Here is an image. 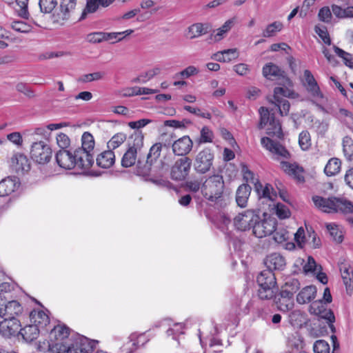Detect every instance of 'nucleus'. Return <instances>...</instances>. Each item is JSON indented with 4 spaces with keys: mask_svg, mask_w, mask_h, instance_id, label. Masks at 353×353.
<instances>
[{
    "mask_svg": "<svg viewBox=\"0 0 353 353\" xmlns=\"http://www.w3.org/2000/svg\"><path fill=\"white\" fill-rule=\"evenodd\" d=\"M3 321L0 322V332L3 336L10 337L19 334L21 332V322L16 317H3Z\"/></svg>",
    "mask_w": 353,
    "mask_h": 353,
    "instance_id": "4468645a",
    "label": "nucleus"
},
{
    "mask_svg": "<svg viewBox=\"0 0 353 353\" xmlns=\"http://www.w3.org/2000/svg\"><path fill=\"white\" fill-rule=\"evenodd\" d=\"M270 127L267 129L266 133L270 137H276L277 138L282 139L284 137L281 124L279 120H276L274 114L271 116L270 121Z\"/></svg>",
    "mask_w": 353,
    "mask_h": 353,
    "instance_id": "473e14b6",
    "label": "nucleus"
},
{
    "mask_svg": "<svg viewBox=\"0 0 353 353\" xmlns=\"http://www.w3.org/2000/svg\"><path fill=\"white\" fill-rule=\"evenodd\" d=\"M305 86L307 92L314 97L323 98V95L313 74L309 70L304 71Z\"/></svg>",
    "mask_w": 353,
    "mask_h": 353,
    "instance_id": "4be33fe9",
    "label": "nucleus"
},
{
    "mask_svg": "<svg viewBox=\"0 0 353 353\" xmlns=\"http://www.w3.org/2000/svg\"><path fill=\"white\" fill-rule=\"evenodd\" d=\"M340 199L336 196H331L327 199L325 209L323 210L325 212H338L339 204Z\"/></svg>",
    "mask_w": 353,
    "mask_h": 353,
    "instance_id": "603ef678",
    "label": "nucleus"
},
{
    "mask_svg": "<svg viewBox=\"0 0 353 353\" xmlns=\"http://www.w3.org/2000/svg\"><path fill=\"white\" fill-rule=\"evenodd\" d=\"M77 338L75 341V344L70 345L67 351L70 348H73L74 351L77 353H91L94 350V345L89 344V339L79 334H77Z\"/></svg>",
    "mask_w": 353,
    "mask_h": 353,
    "instance_id": "a878e982",
    "label": "nucleus"
},
{
    "mask_svg": "<svg viewBox=\"0 0 353 353\" xmlns=\"http://www.w3.org/2000/svg\"><path fill=\"white\" fill-rule=\"evenodd\" d=\"M104 75V73H102L101 72H96L90 74H86L81 76L78 81L83 82V83H88L91 82L93 81H98L103 78Z\"/></svg>",
    "mask_w": 353,
    "mask_h": 353,
    "instance_id": "6e6d98bb",
    "label": "nucleus"
},
{
    "mask_svg": "<svg viewBox=\"0 0 353 353\" xmlns=\"http://www.w3.org/2000/svg\"><path fill=\"white\" fill-rule=\"evenodd\" d=\"M154 162L152 160L146 159L143 158L141 159V157H139L136 163V168L134 173L137 176H140L145 179V181H151L152 183L157 185H161L166 187H170L172 185V183H170L168 180H164L163 179H154L152 177H150L151 168Z\"/></svg>",
    "mask_w": 353,
    "mask_h": 353,
    "instance_id": "0eeeda50",
    "label": "nucleus"
},
{
    "mask_svg": "<svg viewBox=\"0 0 353 353\" xmlns=\"http://www.w3.org/2000/svg\"><path fill=\"white\" fill-rule=\"evenodd\" d=\"M283 23L279 21H274L267 26L266 28L263 32L262 36L263 37H274L277 32L283 29Z\"/></svg>",
    "mask_w": 353,
    "mask_h": 353,
    "instance_id": "ea45409f",
    "label": "nucleus"
},
{
    "mask_svg": "<svg viewBox=\"0 0 353 353\" xmlns=\"http://www.w3.org/2000/svg\"><path fill=\"white\" fill-rule=\"evenodd\" d=\"M241 172L243 173V179L245 181L244 183H251L255 186L256 180L258 179L255 177L254 173L249 169L247 165H242Z\"/></svg>",
    "mask_w": 353,
    "mask_h": 353,
    "instance_id": "864d4df0",
    "label": "nucleus"
},
{
    "mask_svg": "<svg viewBox=\"0 0 353 353\" xmlns=\"http://www.w3.org/2000/svg\"><path fill=\"white\" fill-rule=\"evenodd\" d=\"M115 162V155L113 151L108 150L98 155L96 163L97 165L102 168H109Z\"/></svg>",
    "mask_w": 353,
    "mask_h": 353,
    "instance_id": "c85d7f7f",
    "label": "nucleus"
},
{
    "mask_svg": "<svg viewBox=\"0 0 353 353\" xmlns=\"http://www.w3.org/2000/svg\"><path fill=\"white\" fill-rule=\"evenodd\" d=\"M238 53L236 48L224 50L217 52L212 56V59L219 62H230L237 58Z\"/></svg>",
    "mask_w": 353,
    "mask_h": 353,
    "instance_id": "2f4dec72",
    "label": "nucleus"
},
{
    "mask_svg": "<svg viewBox=\"0 0 353 353\" xmlns=\"http://www.w3.org/2000/svg\"><path fill=\"white\" fill-rule=\"evenodd\" d=\"M94 156L83 149H76L75 168L82 170H88L94 164Z\"/></svg>",
    "mask_w": 353,
    "mask_h": 353,
    "instance_id": "a211bd4d",
    "label": "nucleus"
},
{
    "mask_svg": "<svg viewBox=\"0 0 353 353\" xmlns=\"http://www.w3.org/2000/svg\"><path fill=\"white\" fill-rule=\"evenodd\" d=\"M192 148L193 141L188 135L175 140L172 145L174 154L181 157L187 156L192 151Z\"/></svg>",
    "mask_w": 353,
    "mask_h": 353,
    "instance_id": "2eb2a0df",
    "label": "nucleus"
},
{
    "mask_svg": "<svg viewBox=\"0 0 353 353\" xmlns=\"http://www.w3.org/2000/svg\"><path fill=\"white\" fill-rule=\"evenodd\" d=\"M23 312V307L21 304L15 300L8 301L5 306L0 307L1 317H15L21 314Z\"/></svg>",
    "mask_w": 353,
    "mask_h": 353,
    "instance_id": "5701e85b",
    "label": "nucleus"
},
{
    "mask_svg": "<svg viewBox=\"0 0 353 353\" xmlns=\"http://www.w3.org/2000/svg\"><path fill=\"white\" fill-rule=\"evenodd\" d=\"M57 142L60 150H68L70 144V140L68 135L64 133H59L57 137Z\"/></svg>",
    "mask_w": 353,
    "mask_h": 353,
    "instance_id": "338daca9",
    "label": "nucleus"
},
{
    "mask_svg": "<svg viewBox=\"0 0 353 353\" xmlns=\"http://www.w3.org/2000/svg\"><path fill=\"white\" fill-rule=\"evenodd\" d=\"M76 149L59 150L55 154V160L58 165L66 170L75 168Z\"/></svg>",
    "mask_w": 353,
    "mask_h": 353,
    "instance_id": "ddd939ff",
    "label": "nucleus"
},
{
    "mask_svg": "<svg viewBox=\"0 0 353 353\" xmlns=\"http://www.w3.org/2000/svg\"><path fill=\"white\" fill-rule=\"evenodd\" d=\"M314 32L322 39L325 44L327 46L331 45L332 41L325 26H323L321 27L320 26L316 25L314 27Z\"/></svg>",
    "mask_w": 353,
    "mask_h": 353,
    "instance_id": "a18cd8bd",
    "label": "nucleus"
},
{
    "mask_svg": "<svg viewBox=\"0 0 353 353\" xmlns=\"http://www.w3.org/2000/svg\"><path fill=\"white\" fill-rule=\"evenodd\" d=\"M261 143L263 147L273 154H277L287 159H289L291 157L290 152L285 146L279 142L274 141L269 137H262L261 139Z\"/></svg>",
    "mask_w": 353,
    "mask_h": 353,
    "instance_id": "dca6fc26",
    "label": "nucleus"
},
{
    "mask_svg": "<svg viewBox=\"0 0 353 353\" xmlns=\"http://www.w3.org/2000/svg\"><path fill=\"white\" fill-rule=\"evenodd\" d=\"M16 90L19 92L23 93L28 98H33L35 96L34 90L30 88L27 83L23 82L18 83L16 85Z\"/></svg>",
    "mask_w": 353,
    "mask_h": 353,
    "instance_id": "bf43d9fd",
    "label": "nucleus"
},
{
    "mask_svg": "<svg viewBox=\"0 0 353 353\" xmlns=\"http://www.w3.org/2000/svg\"><path fill=\"white\" fill-rule=\"evenodd\" d=\"M256 283L259 286L258 296L261 300L272 299L275 293H278L275 274L270 270L261 271L256 277Z\"/></svg>",
    "mask_w": 353,
    "mask_h": 353,
    "instance_id": "f03ea898",
    "label": "nucleus"
},
{
    "mask_svg": "<svg viewBox=\"0 0 353 353\" xmlns=\"http://www.w3.org/2000/svg\"><path fill=\"white\" fill-rule=\"evenodd\" d=\"M264 264L267 267L266 270L271 272L283 271L286 266L285 259L278 252L271 253L265 258Z\"/></svg>",
    "mask_w": 353,
    "mask_h": 353,
    "instance_id": "f3484780",
    "label": "nucleus"
},
{
    "mask_svg": "<svg viewBox=\"0 0 353 353\" xmlns=\"http://www.w3.org/2000/svg\"><path fill=\"white\" fill-rule=\"evenodd\" d=\"M275 208L276 214L277 216L281 219L288 218L291 215V212L289 208L283 203H278L275 205Z\"/></svg>",
    "mask_w": 353,
    "mask_h": 353,
    "instance_id": "13d9d810",
    "label": "nucleus"
},
{
    "mask_svg": "<svg viewBox=\"0 0 353 353\" xmlns=\"http://www.w3.org/2000/svg\"><path fill=\"white\" fill-rule=\"evenodd\" d=\"M309 312L311 314L316 316L319 321H325L332 333L336 332V327L334 325L336 319L334 312L332 309L327 308V305H324L322 300L313 301L310 306Z\"/></svg>",
    "mask_w": 353,
    "mask_h": 353,
    "instance_id": "20e7f679",
    "label": "nucleus"
},
{
    "mask_svg": "<svg viewBox=\"0 0 353 353\" xmlns=\"http://www.w3.org/2000/svg\"><path fill=\"white\" fill-rule=\"evenodd\" d=\"M10 165L18 173L28 172L30 169L28 158L21 153H17L12 157Z\"/></svg>",
    "mask_w": 353,
    "mask_h": 353,
    "instance_id": "bb28decb",
    "label": "nucleus"
},
{
    "mask_svg": "<svg viewBox=\"0 0 353 353\" xmlns=\"http://www.w3.org/2000/svg\"><path fill=\"white\" fill-rule=\"evenodd\" d=\"M52 149L43 141L34 142L32 144L30 157L37 163L45 165L52 158Z\"/></svg>",
    "mask_w": 353,
    "mask_h": 353,
    "instance_id": "9d476101",
    "label": "nucleus"
},
{
    "mask_svg": "<svg viewBox=\"0 0 353 353\" xmlns=\"http://www.w3.org/2000/svg\"><path fill=\"white\" fill-rule=\"evenodd\" d=\"M183 109L193 114L196 115L199 117H201V118L210 119L212 117V115L210 112H202L201 110L199 108H194L190 105H185L183 107Z\"/></svg>",
    "mask_w": 353,
    "mask_h": 353,
    "instance_id": "052dcab7",
    "label": "nucleus"
},
{
    "mask_svg": "<svg viewBox=\"0 0 353 353\" xmlns=\"http://www.w3.org/2000/svg\"><path fill=\"white\" fill-rule=\"evenodd\" d=\"M77 0H61L59 18L61 20H68L70 17V12L74 10Z\"/></svg>",
    "mask_w": 353,
    "mask_h": 353,
    "instance_id": "c756f323",
    "label": "nucleus"
},
{
    "mask_svg": "<svg viewBox=\"0 0 353 353\" xmlns=\"http://www.w3.org/2000/svg\"><path fill=\"white\" fill-rule=\"evenodd\" d=\"M294 293L286 288H283L281 292L275 293L273 297L274 303L276 304L278 309L282 312H288L294 306Z\"/></svg>",
    "mask_w": 353,
    "mask_h": 353,
    "instance_id": "f8f14e48",
    "label": "nucleus"
},
{
    "mask_svg": "<svg viewBox=\"0 0 353 353\" xmlns=\"http://www.w3.org/2000/svg\"><path fill=\"white\" fill-rule=\"evenodd\" d=\"M318 17L321 21L330 23L332 19V12L329 7L324 6L321 8L319 11Z\"/></svg>",
    "mask_w": 353,
    "mask_h": 353,
    "instance_id": "69168bd1",
    "label": "nucleus"
},
{
    "mask_svg": "<svg viewBox=\"0 0 353 353\" xmlns=\"http://www.w3.org/2000/svg\"><path fill=\"white\" fill-rule=\"evenodd\" d=\"M344 214H353V203L346 199H340L339 204L338 212Z\"/></svg>",
    "mask_w": 353,
    "mask_h": 353,
    "instance_id": "3c124183",
    "label": "nucleus"
},
{
    "mask_svg": "<svg viewBox=\"0 0 353 353\" xmlns=\"http://www.w3.org/2000/svg\"><path fill=\"white\" fill-rule=\"evenodd\" d=\"M17 176H8L0 181V197L7 196L14 192L20 185Z\"/></svg>",
    "mask_w": 353,
    "mask_h": 353,
    "instance_id": "aec40b11",
    "label": "nucleus"
},
{
    "mask_svg": "<svg viewBox=\"0 0 353 353\" xmlns=\"http://www.w3.org/2000/svg\"><path fill=\"white\" fill-rule=\"evenodd\" d=\"M212 30L211 26L208 23H197L189 27V32L192 34L191 39L205 34Z\"/></svg>",
    "mask_w": 353,
    "mask_h": 353,
    "instance_id": "72a5a7b5",
    "label": "nucleus"
},
{
    "mask_svg": "<svg viewBox=\"0 0 353 353\" xmlns=\"http://www.w3.org/2000/svg\"><path fill=\"white\" fill-rule=\"evenodd\" d=\"M276 225L277 221L274 218L261 219L259 216V219L254 225L252 234L257 238L269 236L275 231Z\"/></svg>",
    "mask_w": 353,
    "mask_h": 353,
    "instance_id": "9b49d317",
    "label": "nucleus"
},
{
    "mask_svg": "<svg viewBox=\"0 0 353 353\" xmlns=\"http://www.w3.org/2000/svg\"><path fill=\"white\" fill-rule=\"evenodd\" d=\"M141 334L134 332L128 337V341L123 346V352L125 353H134L139 347V338Z\"/></svg>",
    "mask_w": 353,
    "mask_h": 353,
    "instance_id": "c9c22d12",
    "label": "nucleus"
},
{
    "mask_svg": "<svg viewBox=\"0 0 353 353\" xmlns=\"http://www.w3.org/2000/svg\"><path fill=\"white\" fill-rule=\"evenodd\" d=\"M165 126L173 127L176 128H186L188 125H192V122L188 119H183L182 121L178 120H165L163 123Z\"/></svg>",
    "mask_w": 353,
    "mask_h": 353,
    "instance_id": "09e8293b",
    "label": "nucleus"
},
{
    "mask_svg": "<svg viewBox=\"0 0 353 353\" xmlns=\"http://www.w3.org/2000/svg\"><path fill=\"white\" fill-rule=\"evenodd\" d=\"M39 5L42 13H51L57 5V0H39Z\"/></svg>",
    "mask_w": 353,
    "mask_h": 353,
    "instance_id": "49530a36",
    "label": "nucleus"
},
{
    "mask_svg": "<svg viewBox=\"0 0 353 353\" xmlns=\"http://www.w3.org/2000/svg\"><path fill=\"white\" fill-rule=\"evenodd\" d=\"M288 87L290 85H285L283 87H276L274 89V99L278 103H281L282 99L280 97H285L288 98L293 97L292 95L294 94V91L290 90Z\"/></svg>",
    "mask_w": 353,
    "mask_h": 353,
    "instance_id": "4c0bfd02",
    "label": "nucleus"
},
{
    "mask_svg": "<svg viewBox=\"0 0 353 353\" xmlns=\"http://www.w3.org/2000/svg\"><path fill=\"white\" fill-rule=\"evenodd\" d=\"M144 135L141 131H134L129 137L128 149L121 159V166L130 168L137 163V153L143 146Z\"/></svg>",
    "mask_w": 353,
    "mask_h": 353,
    "instance_id": "7ed1b4c3",
    "label": "nucleus"
},
{
    "mask_svg": "<svg viewBox=\"0 0 353 353\" xmlns=\"http://www.w3.org/2000/svg\"><path fill=\"white\" fill-rule=\"evenodd\" d=\"M31 319H34V323L39 327H44L50 323V318L43 311L32 310L30 314Z\"/></svg>",
    "mask_w": 353,
    "mask_h": 353,
    "instance_id": "e433bc0d",
    "label": "nucleus"
},
{
    "mask_svg": "<svg viewBox=\"0 0 353 353\" xmlns=\"http://www.w3.org/2000/svg\"><path fill=\"white\" fill-rule=\"evenodd\" d=\"M81 147L77 149H83L85 152H90L94 149V140L93 136L88 132H85L81 137Z\"/></svg>",
    "mask_w": 353,
    "mask_h": 353,
    "instance_id": "58836bf2",
    "label": "nucleus"
},
{
    "mask_svg": "<svg viewBox=\"0 0 353 353\" xmlns=\"http://www.w3.org/2000/svg\"><path fill=\"white\" fill-rule=\"evenodd\" d=\"M192 159L188 156L177 159L170 170V178L175 181H183L189 176Z\"/></svg>",
    "mask_w": 353,
    "mask_h": 353,
    "instance_id": "6e6552de",
    "label": "nucleus"
},
{
    "mask_svg": "<svg viewBox=\"0 0 353 353\" xmlns=\"http://www.w3.org/2000/svg\"><path fill=\"white\" fill-rule=\"evenodd\" d=\"M19 334L26 342L31 343L39 335V326L36 324L26 325L21 329Z\"/></svg>",
    "mask_w": 353,
    "mask_h": 353,
    "instance_id": "7c9ffc66",
    "label": "nucleus"
},
{
    "mask_svg": "<svg viewBox=\"0 0 353 353\" xmlns=\"http://www.w3.org/2000/svg\"><path fill=\"white\" fill-rule=\"evenodd\" d=\"M158 92L157 90H153L148 88H139L134 87L130 88L125 93V96H134V95H141V94H154Z\"/></svg>",
    "mask_w": 353,
    "mask_h": 353,
    "instance_id": "de8ad7c7",
    "label": "nucleus"
},
{
    "mask_svg": "<svg viewBox=\"0 0 353 353\" xmlns=\"http://www.w3.org/2000/svg\"><path fill=\"white\" fill-rule=\"evenodd\" d=\"M183 188L185 190L191 192L193 193H196L199 190H201V185L199 181H187L183 185Z\"/></svg>",
    "mask_w": 353,
    "mask_h": 353,
    "instance_id": "0e129e2a",
    "label": "nucleus"
},
{
    "mask_svg": "<svg viewBox=\"0 0 353 353\" xmlns=\"http://www.w3.org/2000/svg\"><path fill=\"white\" fill-rule=\"evenodd\" d=\"M251 191L252 188L248 183H242L238 187L236 191L235 200L239 207L241 208L247 207Z\"/></svg>",
    "mask_w": 353,
    "mask_h": 353,
    "instance_id": "412c9836",
    "label": "nucleus"
},
{
    "mask_svg": "<svg viewBox=\"0 0 353 353\" xmlns=\"http://www.w3.org/2000/svg\"><path fill=\"white\" fill-rule=\"evenodd\" d=\"M281 165L284 172L293 176L298 182L303 183L305 178L302 175L303 168L296 163H291L288 161H281Z\"/></svg>",
    "mask_w": 353,
    "mask_h": 353,
    "instance_id": "b1692460",
    "label": "nucleus"
},
{
    "mask_svg": "<svg viewBox=\"0 0 353 353\" xmlns=\"http://www.w3.org/2000/svg\"><path fill=\"white\" fill-rule=\"evenodd\" d=\"M319 265H317L314 259L310 256L307 258V261L306 263L303 265V272L305 274L308 273H315V271L318 270Z\"/></svg>",
    "mask_w": 353,
    "mask_h": 353,
    "instance_id": "e2e57ef3",
    "label": "nucleus"
},
{
    "mask_svg": "<svg viewBox=\"0 0 353 353\" xmlns=\"http://www.w3.org/2000/svg\"><path fill=\"white\" fill-rule=\"evenodd\" d=\"M263 75L269 80L276 79L279 85L293 86V83L287 76L285 71L273 63H268L263 67Z\"/></svg>",
    "mask_w": 353,
    "mask_h": 353,
    "instance_id": "1a4fd4ad",
    "label": "nucleus"
},
{
    "mask_svg": "<svg viewBox=\"0 0 353 353\" xmlns=\"http://www.w3.org/2000/svg\"><path fill=\"white\" fill-rule=\"evenodd\" d=\"M343 151L347 161H353V140L348 136L343 139Z\"/></svg>",
    "mask_w": 353,
    "mask_h": 353,
    "instance_id": "37998d69",
    "label": "nucleus"
},
{
    "mask_svg": "<svg viewBox=\"0 0 353 353\" xmlns=\"http://www.w3.org/2000/svg\"><path fill=\"white\" fill-rule=\"evenodd\" d=\"M225 183L222 175L214 174L209 176L201 185V193L208 201L214 203L217 209H223L228 205V199L223 195Z\"/></svg>",
    "mask_w": 353,
    "mask_h": 353,
    "instance_id": "f257e3e1",
    "label": "nucleus"
},
{
    "mask_svg": "<svg viewBox=\"0 0 353 353\" xmlns=\"http://www.w3.org/2000/svg\"><path fill=\"white\" fill-rule=\"evenodd\" d=\"M214 152L213 150L210 148H205L196 155L193 162L194 170L197 174H206L214 169Z\"/></svg>",
    "mask_w": 353,
    "mask_h": 353,
    "instance_id": "39448f33",
    "label": "nucleus"
},
{
    "mask_svg": "<svg viewBox=\"0 0 353 353\" xmlns=\"http://www.w3.org/2000/svg\"><path fill=\"white\" fill-rule=\"evenodd\" d=\"M301 285L297 279H289L285 283L283 288H286L292 293L295 294L299 289Z\"/></svg>",
    "mask_w": 353,
    "mask_h": 353,
    "instance_id": "774afa93",
    "label": "nucleus"
},
{
    "mask_svg": "<svg viewBox=\"0 0 353 353\" xmlns=\"http://www.w3.org/2000/svg\"><path fill=\"white\" fill-rule=\"evenodd\" d=\"M299 144L303 150H307L311 146L310 133L307 130L302 131L299 136Z\"/></svg>",
    "mask_w": 353,
    "mask_h": 353,
    "instance_id": "8fccbe9b",
    "label": "nucleus"
},
{
    "mask_svg": "<svg viewBox=\"0 0 353 353\" xmlns=\"http://www.w3.org/2000/svg\"><path fill=\"white\" fill-rule=\"evenodd\" d=\"M330 349L329 343L324 340H318L314 343V353H329Z\"/></svg>",
    "mask_w": 353,
    "mask_h": 353,
    "instance_id": "4d7b16f0",
    "label": "nucleus"
},
{
    "mask_svg": "<svg viewBox=\"0 0 353 353\" xmlns=\"http://www.w3.org/2000/svg\"><path fill=\"white\" fill-rule=\"evenodd\" d=\"M317 289L315 285H311L303 288L296 296V301L299 304L311 302L316 296Z\"/></svg>",
    "mask_w": 353,
    "mask_h": 353,
    "instance_id": "cd10ccee",
    "label": "nucleus"
},
{
    "mask_svg": "<svg viewBox=\"0 0 353 353\" xmlns=\"http://www.w3.org/2000/svg\"><path fill=\"white\" fill-rule=\"evenodd\" d=\"M259 210H247L239 213L234 219V228L241 232L253 230L254 225L259 219Z\"/></svg>",
    "mask_w": 353,
    "mask_h": 353,
    "instance_id": "423d86ee",
    "label": "nucleus"
},
{
    "mask_svg": "<svg viewBox=\"0 0 353 353\" xmlns=\"http://www.w3.org/2000/svg\"><path fill=\"white\" fill-rule=\"evenodd\" d=\"M341 161L338 158H331L327 163L324 172L327 176L337 174L341 170Z\"/></svg>",
    "mask_w": 353,
    "mask_h": 353,
    "instance_id": "f704fd0d",
    "label": "nucleus"
},
{
    "mask_svg": "<svg viewBox=\"0 0 353 353\" xmlns=\"http://www.w3.org/2000/svg\"><path fill=\"white\" fill-rule=\"evenodd\" d=\"M214 138L213 132L208 126H203L200 132V137L196 139V142L200 145L205 143H212Z\"/></svg>",
    "mask_w": 353,
    "mask_h": 353,
    "instance_id": "79ce46f5",
    "label": "nucleus"
},
{
    "mask_svg": "<svg viewBox=\"0 0 353 353\" xmlns=\"http://www.w3.org/2000/svg\"><path fill=\"white\" fill-rule=\"evenodd\" d=\"M127 139V135L123 132L115 134L108 142V148L113 151L123 144Z\"/></svg>",
    "mask_w": 353,
    "mask_h": 353,
    "instance_id": "a19ab883",
    "label": "nucleus"
},
{
    "mask_svg": "<svg viewBox=\"0 0 353 353\" xmlns=\"http://www.w3.org/2000/svg\"><path fill=\"white\" fill-rule=\"evenodd\" d=\"M11 28L19 32L28 33L30 32V26L26 22L15 21L11 23Z\"/></svg>",
    "mask_w": 353,
    "mask_h": 353,
    "instance_id": "680f3d73",
    "label": "nucleus"
},
{
    "mask_svg": "<svg viewBox=\"0 0 353 353\" xmlns=\"http://www.w3.org/2000/svg\"><path fill=\"white\" fill-rule=\"evenodd\" d=\"M254 190L259 201L265 200L272 202L277 197L276 192L271 184L266 183L263 186L259 179L256 180Z\"/></svg>",
    "mask_w": 353,
    "mask_h": 353,
    "instance_id": "6ab92c4d",
    "label": "nucleus"
},
{
    "mask_svg": "<svg viewBox=\"0 0 353 353\" xmlns=\"http://www.w3.org/2000/svg\"><path fill=\"white\" fill-rule=\"evenodd\" d=\"M339 270L347 294L353 290V270L345 263L339 264Z\"/></svg>",
    "mask_w": 353,
    "mask_h": 353,
    "instance_id": "393cba45",
    "label": "nucleus"
},
{
    "mask_svg": "<svg viewBox=\"0 0 353 353\" xmlns=\"http://www.w3.org/2000/svg\"><path fill=\"white\" fill-rule=\"evenodd\" d=\"M326 228L334 241L339 243L343 241V236L342 232L339 230L336 224L333 223H327Z\"/></svg>",
    "mask_w": 353,
    "mask_h": 353,
    "instance_id": "c03bdc74",
    "label": "nucleus"
},
{
    "mask_svg": "<svg viewBox=\"0 0 353 353\" xmlns=\"http://www.w3.org/2000/svg\"><path fill=\"white\" fill-rule=\"evenodd\" d=\"M162 150V144L161 143H154L150 149L146 157L148 159L152 160L155 162L160 157Z\"/></svg>",
    "mask_w": 353,
    "mask_h": 353,
    "instance_id": "5fc2aeb1",
    "label": "nucleus"
}]
</instances>
